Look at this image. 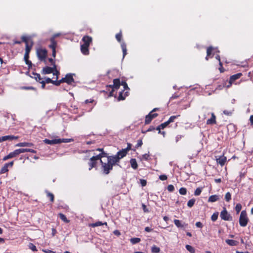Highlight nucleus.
Instances as JSON below:
<instances>
[{
	"label": "nucleus",
	"instance_id": "1",
	"mask_svg": "<svg viewBox=\"0 0 253 253\" xmlns=\"http://www.w3.org/2000/svg\"><path fill=\"white\" fill-rule=\"evenodd\" d=\"M249 221V218L247 217V212L245 211H242L241 212L239 218V224L242 227L247 226Z\"/></svg>",
	"mask_w": 253,
	"mask_h": 253
},
{
	"label": "nucleus",
	"instance_id": "2",
	"mask_svg": "<svg viewBox=\"0 0 253 253\" xmlns=\"http://www.w3.org/2000/svg\"><path fill=\"white\" fill-rule=\"evenodd\" d=\"M101 164L102 166V169L103 173L105 174H108L110 173V170L113 169V166L111 164L108 163L107 161V163H103L102 160H101Z\"/></svg>",
	"mask_w": 253,
	"mask_h": 253
},
{
	"label": "nucleus",
	"instance_id": "3",
	"mask_svg": "<svg viewBox=\"0 0 253 253\" xmlns=\"http://www.w3.org/2000/svg\"><path fill=\"white\" fill-rule=\"evenodd\" d=\"M220 216L222 219L225 221H231L232 220V216L225 208H223V210L220 212Z\"/></svg>",
	"mask_w": 253,
	"mask_h": 253
},
{
	"label": "nucleus",
	"instance_id": "4",
	"mask_svg": "<svg viewBox=\"0 0 253 253\" xmlns=\"http://www.w3.org/2000/svg\"><path fill=\"white\" fill-rule=\"evenodd\" d=\"M30 40V37H27V36H22V40L23 42H25L26 43V48H25V52L29 53L30 52V50L31 49V48L32 47V45L33 44V42H31V44L30 45L28 44V42Z\"/></svg>",
	"mask_w": 253,
	"mask_h": 253
},
{
	"label": "nucleus",
	"instance_id": "5",
	"mask_svg": "<svg viewBox=\"0 0 253 253\" xmlns=\"http://www.w3.org/2000/svg\"><path fill=\"white\" fill-rule=\"evenodd\" d=\"M99 156H95L92 157L90 160L88 165L89 166V170H91L93 168L95 167L96 165V161L99 160Z\"/></svg>",
	"mask_w": 253,
	"mask_h": 253
},
{
	"label": "nucleus",
	"instance_id": "6",
	"mask_svg": "<svg viewBox=\"0 0 253 253\" xmlns=\"http://www.w3.org/2000/svg\"><path fill=\"white\" fill-rule=\"evenodd\" d=\"M107 161L108 163L111 164L113 166L117 163H119L120 161L119 158L117 157L116 155L113 156H109L107 157Z\"/></svg>",
	"mask_w": 253,
	"mask_h": 253
},
{
	"label": "nucleus",
	"instance_id": "7",
	"mask_svg": "<svg viewBox=\"0 0 253 253\" xmlns=\"http://www.w3.org/2000/svg\"><path fill=\"white\" fill-rule=\"evenodd\" d=\"M158 116L157 113H153L150 112L148 115L146 116L145 123V124H149L151 123L152 120Z\"/></svg>",
	"mask_w": 253,
	"mask_h": 253
},
{
	"label": "nucleus",
	"instance_id": "8",
	"mask_svg": "<svg viewBox=\"0 0 253 253\" xmlns=\"http://www.w3.org/2000/svg\"><path fill=\"white\" fill-rule=\"evenodd\" d=\"M37 55L40 60H43L46 55L47 51L45 49H39L37 50Z\"/></svg>",
	"mask_w": 253,
	"mask_h": 253
},
{
	"label": "nucleus",
	"instance_id": "9",
	"mask_svg": "<svg viewBox=\"0 0 253 253\" xmlns=\"http://www.w3.org/2000/svg\"><path fill=\"white\" fill-rule=\"evenodd\" d=\"M13 165V162H10L8 163H5L4 166L1 168L0 170V173H4L8 171V168L9 167L11 168Z\"/></svg>",
	"mask_w": 253,
	"mask_h": 253
},
{
	"label": "nucleus",
	"instance_id": "10",
	"mask_svg": "<svg viewBox=\"0 0 253 253\" xmlns=\"http://www.w3.org/2000/svg\"><path fill=\"white\" fill-rule=\"evenodd\" d=\"M56 69V65L54 64V66L52 67L46 66L42 69V74H48L52 73Z\"/></svg>",
	"mask_w": 253,
	"mask_h": 253
},
{
	"label": "nucleus",
	"instance_id": "11",
	"mask_svg": "<svg viewBox=\"0 0 253 253\" xmlns=\"http://www.w3.org/2000/svg\"><path fill=\"white\" fill-rule=\"evenodd\" d=\"M64 83H66L68 84H71L72 83L74 82V79L73 75L71 74H68L66 75L65 78H63Z\"/></svg>",
	"mask_w": 253,
	"mask_h": 253
},
{
	"label": "nucleus",
	"instance_id": "12",
	"mask_svg": "<svg viewBox=\"0 0 253 253\" xmlns=\"http://www.w3.org/2000/svg\"><path fill=\"white\" fill-rule=\"evenodd\" d=\"M18 155H19V154H18L17 149H16V150H14L13 152L10 153L8 155L4 156L2 160L6 161L9 159H11L13 157H15Z\"/></svg>",
	"mask_w": 253,
	"mask_h": 253
},
{
	"label": "nucleus",
	"instance_id": "13",
	"mask_svg": "<svg viewBox=\"0 0 253 253\" xmlns=\"http://www.w3.org/2000/svg\"><path fill=\"white\" fill-rule=\"evenodd\" d=\"M82 41L84 42L83 44L89 46L90 43L92 42V38L88 36H85L83 38Z\"/></svg>",
	"mask_w": 253,
	"mask_h": 253
},
{
	"label": "nucleus",
	"instance_id": "14",
	"mask_svg": "<svg viewBox=\"0 0 253 253\" xmlns=\"http://www.w3.org/2000/svg\"><path fill=\"white\" fill-rule=\"evenodd\" d=\"M174 223L178 228H185L188 226L187 224L185 223H182L181 221L178 219H174Z\"/></svg>",
	"mask_w": 253,
	"mask_h": 253
},
{
	"label": "nucleus",
	"instance_id": "15",
	"mask_svg": "<svg viewBox=\"0 0 253 253\" xmlns=\"http://www.w3.org/2000/svg\"><path fill=\"white\" fill-rule=\"evenodd\" d=\"M88 47L89 46H87V45H84L83 44H81V50L82 53L85 55H87L89 54V50H88Z\"/></svg>",
	"mask_w": 253,
	"mask_h": 253
},
{
	"label": "nucleus",
	"instance_id": "16",
	"mask_svg": "<svg viewBox=\"0 0 253 253\" xmlns=\"http://www.w3.org/2000/svg\"><path fill=\"white\" fill-rule=\"evenodd\" d=\"M17 151H18L19 154H20L21 153L27 152H31L32 153H37V151L36 150L32 149L20 148V149H17Z\"/></svg>",
	"mask_w": 253,
	"mask_h": 253
},
{
	"label": "nucleus",
	"instance_id": "17",
	"mask_svg": "<svg viewBox=\"0 0 253 253\" xmlns=\"http://www.w3.org/2000/svg\"><path fill=\"white\" fill-rule=\"evenodd\" d=\"M127 152L125 150V149H122V150L119 151L117 152L116 156L118 158H119V160H120L121 159L124 158L127 154Z\"/></svg>",
	"mask_w": 253,
	"mask_h": 253
},
{
	"label": "nucleus",
	"instance_id": "18",
	"mask_svg": "<svg viewBox=\"0 0 253 253\" xmlns=\"http://www.w3.org/2000/svg\"><path fill=\"white\" fill-rule=\"evenodd\" d=\"M127 152L125 150V149H122V150L119 151L117 152L116 156L118 158H119V160H120L121 159L124 158L127 154Z\"/></svg>",
	"mask_w": 253,
	"mask_h": 253
},
{
	"label": "nucleus",
	"instance_id": "19",
	"mask_svg": "<svg viewBox=\"0 0 253 253\" xmlns=\"http://www.w3.org/2000/svg\"><path fill=\"white\" fill-rule=\"evenodd\" d=\"M216 162L221 166H223L226 162V157L223 155L220 156L218 158L216 159Z\"/></svg>",
	"mask_w": 253,
	"mask_h": 253
},
{
	"label": "nucleus",
	"instance_id": "20",
	"mask_svg": "<svg viewBox=\"0 0 253 253\" xmlns=\"http://www.w3.org/2000/svg\"><path fill=\"white\" fill-rule=\"evenodd\" d=\"M17 138L18 136H15L12 135L1 136V140L2 141H5L6 140H12L13 139H16Z\"/></svg>",
	"mask_w": 253,
	"mask_h": 253
},
{
	"label": "nucleus",
	"instance_id": "21",
	"mask_svg": "<svg viewBox=\"0 0 253 253\" xmlns=\"http://www.w3.org/2000/svg\"><path fill=\"white\" fill-rule=\"evenodd\" d=\"M216 117L214 114L212 113H211V117L208 119L207 121V125H213L216 123V120H215Z\"/></svg>",
	"mask_w": 253,
	"mask_h": 253
},
{
	"label": "nucleus",
	"instance_id": "22",
	"mask_svg": "<svg viewBox=\"0 0 253 253\" xmlns=\"http://www.w3.org/2000/svg\"><path fill=\"white\" fill-rule=\"evenodd\" d=\"M242 75V73H238V74H236L231 76L230 78V81H229L230 83L232 84L234 81H235L236 80L240 78Z\"/></svg>",
	"mask_w": 253,
	"mask_h": 253
},
{
	"label": "nucleus",
	"instance_id": "23",
	"mask_svg": "<svg viewBox=\"0 0 253 253\" xmlns=\"http://www.w3.org/2000/svg\"><path fill=\"white\" fill-rule=\"evenodd\" d=\"M120 81L119 79H115L113 80V84H112V86H113V88L117 89L120 87Z\"/></svg>",
	"mask_w": 253,
	"mask_h": 253
},
{
	"label": "nucleus",
	"instance_id": "24",
	"mask_svg": "<svg viewBox=\"0 0 253 253\" xmlns=\"http://www.w3.org/2000/svg\"><path fill=\"white\" fill-rule=\"evenodd\" d=\"M216 50V52H219V51L217 50L216 48H213L212 46H210L207 48V56L206 57V59L207 60H208V57L210 56L211 55V52H212V50Z\"/></svg>",
	"mask_w": 253,
	"mask_h": 253
},
{
	"label": "nucleus",
	"instance_id": "25",
	"mask_svg": "<svg viewBox=\"0 0 253 253\" xmlns=\"http://www.w3.org/2000/svg\"><path fill=\"white\" fill-rule=\"evenodd\" d=\"M219 199V196L213 195L210 196L208 199L209 202H215Z\"/></svg>",
	"mask_w": 253,
	"mask_h": 253
},
{
	"label": "nucleus",
	"instance_id": "26",
	"mask_svg": "<svg viewBox=\"0 0 253 253\" xmlns=\"http://www.w3.org/2000/svg\"><path fill=\"white\" fill-rule=\"evenodd\" d=\"M18 147H32L34 146L32 143L29 142H20L16 145Z\"/></svg>",
	"mask_w": 253,
	"mask_h": 253
},
{
	"label": "nucleus",
	"instance_id": "27",
	"mask_svg": "<svg viewBox=\"0 0 253 253\" xmlns=\"http://www.w3.org/2000/svg\"><path fill=\"white\" fill-rule=\"evenodd\" d=\"M225 242L231 246H237L238 244V242L235 240H231V239H227L225 240Z\"/></svg>",
	"mask_w": 253,
	"mask_h": 253
},
{
	"label": "nucleus",
	"instance_id": "28",
	"mask_svg": "<svg viewBox=\"0 0 253 253\" xmlns=\"http://www.w3.org/2000/svg\"><path fill=\"white\" fill-rule=\"evenodd\" d=\"M58 139H54L52 140H49L47 139H45L43 141L45 143L50 145L55 144H58L57 143Z\"/></svg>",
	"mask_w": 253,
	"mask_h": 253
},
{
	"label": "nucleus",
	"instance_id": "29",
	"mask_svg": "<svg viewBox=\"0 0 253 253\" xmlns=\"http://www.w3.org/2000/svg\"><path fill=\"white\" fill-rule=\"evenodd\" d=\"M130 164L131 165V167L134 169H137L138 165L136 162V160L135 159H131L130 160Z\"/></svg>",
	"mask_w": 253,
	"mask_h": 253
},
{
	"label": "nucleus",
	"instance_id": "30",
	"mask_svg": "<svg viewBox=\"0 0 253 253\" xmlns=\"http://www.w3.org/2000/svg\"><path fill=\"white\" fill-rule=\"evenodd\" d=\"M107 225V222H105L103 223L101 221H97V222H96L95 223L90 224L89 226L92 227H95L101 226V225Z\"/></svg>",
	"mask_w": 253,
	"mask_h": 253
},
{
	"label": "nucleus",
	"instance_id": "31",
	"mask_svg": "<svg viewBox=\"0 0 253 253\" xmlns=\"http://www.w3.org/2000/svg\"><path fill=\"white\" fill-rule=\"evenodd\" d=\"M51 44L49 45V47L52 49V50L56 49V42L54 40V38H52L50 39Z\"/></svg>",
	"mask_w": 253,
	"mask_h": 253
},
{
	"label": "nucleus",
	"instance_id": "32",
	"mask_svg": "<svg viewBox=\"0 0 253 253\" xmlns=\"http://www.w3.org/2000/svg\"><path fill=\"white\" fill-rule=\"evenodd\" d=\"M73 141V139H68V138H62V139H58L57 143H68Z\"/></svg>",
	"mask_w": 253,
	"mask_h": 253
},
{
	"label": "nucleus",
	"instance_id": "33",
	"mask_svg": "<svg viewBox=\"0 0 253 253\" xmlns=\"http://www.w3.org/2000/svg\"><path fill=\"white\" fill-rule=\"evenodd\" d=\"M59 217L64 222H65L66 223H69V220L67 218V217H66V216L64 214H63L62 213H59Z\"/></svg>",
	"mask_w": 253,
	"mask_h": 253
},
{
	"label": "nucleus",
	"instance_id": "34",
	"mask_svg": "<svg viewBox=\"0 0 253 253\" xmlns=\"http://www.w3.org/2000/svg\"><path fill=\"white\" fill-rule=\"evenodd\" d=\"M151 252L152 253H159L160 252V248L155 245H153L151 248Z\"/></svg>",
	"mask_w": 253,
	"mask_h": 253
},
{
	"label": "nucleus",
	"instance_id": "35",
	"mask_svg": "<svg viewBox=\"0 0 253 253\" xmlns=\"http://www.w3.org/2000/svg\"><path fill=\"white\" fill-rule=\"evenodd\" d=\"M141 240L139 238H131L130 241L131 244H135L140 242Z\"/></svg>",
	"mask_w": 253,
	"mask_h": 253
},
{
	"label": "nucleus",
	"instance_id": "36",
	"mask_svg": "<svg viewBox=\"0 0 253 253\" xmlns=\"http://www.w3.org/2000/svg\"><path fill=\"white\" fill-rule=\"evenodd\" d=\"M186 249L191 253H195V249L190 245H187L185 246Z\"/></svg>",
	"mask_w": 253,
	"mask_h": 253
},
{
	"label": "nucleus",
	"instance_id": "37",
	"mask_svg": "<svg viewBox=\"0 0 253 253\" xmlns=\"http://www.w3.org/2000/svg\"><path fill=\"white\" fill-rule=\"evenodd\" d=\"M195 202V199H191L189 200L187 203V206L189 208H191L193 206Z\"/></svg>",
	"mask_w": 253,
	"mask_h": 253
},
{
	"label": "nucleus",
	"instance_id": "38",
	"mask_svg": "<svg viewBox=\"0 0 253 253\" xmlns=\"http://www.w3.org/2000/svg\"><path fill=\"white\" fill-rule=\"evenodd\" d=\"M33 75H34V78L37 81L40 82L42 81V79L39 74L33 73Z\"/></svg>",
	"mask_w": 253,
	"mask_h": 253
},
{
	"label": "nucleus",
	"instance_id": "39",
	"mask_svg": "<svg viewBox=\"0 0 253 253\" xmlns=\"http://www.w3.org/2000/svg\"><path fill=\"white\" fill-rule=\"evenodd\" d=\"M62 83H64V79L63 78H62L61 80H58V81L56 79L53 82V84H54L56 86H59Z\"/></svg>",
	"mask_w": 253,
	"mask_h": 253
},
{
	"label": "nucleus",
	"instance_id": "40",
	"mask_svg": "<svg viewBox=\"0 0 253 253\" xmlns=\"http://www.w3.org/2000/svg\"><path fill=\"white\" fill-rule=\"evenodd\" d=\"M218 216V213L217 212H214L211 216V219L212 221H215Z\"/></svg>",
	"mask_w": 253,
	"mask_h": 253
},
{
	"label": "nucleus",
	"instance_id": "41",
	"mask_svg": "<svg viewBox=\"0 0 253 253\" xmlns=\"http://www.w3.org/2000/svg\"><path fill=\"white\" fill-rule=\"evenodd\" d=\"M179 193L182 195H185L187 193V189L184 187H181L179 190Z\"/></svg>",
	"mask_w": 253,
	"mask_h": 253
},
{
	"label": "nucleus",
	"instance_id": "42",
	"mask_svg": "<svg viewBox=\"0 0 253 253\" xmlns=\"http://www.w3.org/2000/svg\"><path fill=\"white\" fill-rule=\"evenodd\" d=\"M179 116V115L172 116L170 117L169 119L167 121L168 122V123L170 124V123L174 122V120Z\"/></svg>",
	"mask_w": 253,
	"mask_h": 253
},
{
	"label": "nucleus",
	"instance_id": "43",
	"mask_svg": "<svg viewBox=\"0 0 253 253\" xmlns=\"http://www.w3.org/2000/svg\"><path fill=\"white\" fill-rule=\"evenodd\" d=\"M202 189V188H200V187L197 188L195 190V191L194 192V195L195 196H199V195H200L201 194V193Z\"/></svg>",
	"mask_w": 253,
	"mask_h": 253
},
{
	"label": "nucleus",
	"instance_id": "44",
	"mask_svg": "<svg viewBox=\"0 0 253 253\" xmlns=\"http://www.w3.org/2000/svg\"><path fill=\"white\" fill-rule=\"evenodd\" d=\"M225 199L227 202H229L231 199V195L230 192L226 193L225 196Z\"/></svg>",
	"mask_w": 253,
	"mask_h": 253
},
{
	"label": "nucleus",
	"instance_id": "45",
	"mask_svg": "<svg viewBox=\"0 0 253 253\" xmlns=\"http://www.w3.org/2000/svg\"><path fill=\"white\" fill-rule=\"evenodd\" d=\"M29 248L33 251H37V248L32 243H30L29 245Z\"/></svg>",
	"mask_w": 253,
	"mask_h": 253
},
{
	"label": "nucleus",
	"instance_id": "46",
	"mask_svg": "<svg viewBox=\"0 0 253 253\" xmlns=\"http://www.w3.org/2000/svg\"><path fill=\"white\" fill-rule=\"evenodd\" d=\"M234 110L232 109V110H224L223 113L224 114L227 115V116H231Z\"/></svg>",
	"mask_w": 253,
	"mask_h": 253
},
{
	"label": "nucleus",
	"instance_id": "47",
	"mask_svg": "<svg viewBox=\"0 0 253 253\" xmlns=\"http://www.w3.org/2000/svg\"><path fill=\"white\" fill-rule=\"evenodd\" d=\"M242 209V206L240 204H237L235 207V210L237 213H239Z\"/></svg>",
	"mask_w": 253,
	"mask_h": 253
},
{
	"label": "nucleus",
	"instance_id": "48",
	"mask_svg": "<svg viewBox=\"0 0 253 253\" xmlns=\"http://www.w3.org/2000/svg\"><path fill=\"white\" fill-rule=\"evenodd\" d=\"M97 156H99L100 158H99V160L101 161V158L102 157H107V153H105L104 152H102L101 153L97 155Z\"/></svg>",
	"mask_w": 253,
	"mask_h": 253
},
{
	"label": "nucleus",
	"instance_id": "49",
	"mask_svg": "<svg viewBox=\"0 0 253 253\" xmlns=\"http://www.w3.org/2000/svg\"><path fill=\"white\" fill-rule=\"evenodd\" d=\"M167 189L169 192H172L174 191V187L173 185L170 184V185H169L168 186Z\"/></svg>",
	"mask_w": 253,
	"mask_h": 253
},
{
	"label": "nucleus",
	"instance_id": "50",
	"mask_svg": "<svg viewBox=\"0 0 253 253\" xmlns=\"http://www.w3.org/2000/svg\"><path fill=\"white\" fill-rule=\"evenodd\" d=\"M52 73H53V75H54V76H56V77L55 78V79L57 80L58 77V75L60 74V73L56 69V68L55 69H54V71H53V72H52Z\"/></svg>",
	"mask_w": 253,
	"mask_h": 253
},
{
	"label": "nucleus",
	"instance_id": "51",
	"mask_svg": "<svg viewBox=\"0 0 253 253\" xmlns=\"http://www.w3.org/2000/svg\"><path fill=\"white\" fill-rule=\"evenodd\" d=\"M116 38L117 40V41L119 42H121V39H122V33L121 32H120L119 33L117 34L116 35Z\"/></svg>",
	"mask_w": 253,
	"mask_h": 253
},
{
	"label": "nucleus",
	"instance_id": "52",
	"mask_svg": "<svg viewBox=\"0 0 253 253\" xmlns=\"http://www.w3.org/2000/svg\"><path fill=\"white\" fill-rule=\"evenodd\" d=\"M169 124L168 123V122H165V123L162 124L160 125V126L161 127L162 129L165 128L167 126H168Z\"/></svg>",
	"mask_w": 253,
	"mask_h": 253
},
{
	"label": "nucleus",
	"instance_id": "53",
	"mask_svg": "<svg viewBox=\"0 0 253 253\" xmlns=\"http://www.w3.org/2000/svg\"><path fill=\"white\" fill-rule=\"evenodd\" d=\"M44 81L47 84L51 83L52 84H53V82H54L53 80H51L50 78H45Z\"/></svg>",
	"mask_w": 253,
	"mask_h": 253
},
{
	"label": "nucleus",
	"instance_id": "54",
	"mask_svg": "<svg viewBox=\"0 0 253 253\" xmlns=\"http://www.w3.org/2000/svg\"><path fill=\"white\" fill-rule=\"evenodd\" d=\"M47 196L49 197L50 199V201L53 202L54 201V195L53 194L48 192L47 193Z\"/></svg>",
	"mask_w": 253,
	"mask_h": 253
},
{
	"label": "nucleus",
	"instance_id": "55",
	"mask_svg": "<svg viewBox=\"0 0 253 253\" xmlns=\"http://www.w3.org/2000/svg\"><path fill=\"white\" fill-rule=\"evenodd\" d=\"M168 178L166 175L163 174L159 176V179L161 180H166Z\"/></svg>",
	"mask_w": 253,
	"mask_h": 253
},
{
	"label": "nucleus",
	"instance_id": "56",
	"mask_svg": "<svg viewBox=\"0 0 253 253\" xmlns=\"http://www.w3.org/2000/svg\"><path fill=\"white\" fill-rule=\"evenodd\" d=\"M125 98V96H123V92H120L119 93V95L118 97V100H124Z\"/></svg>",
	"mask_w": 253,
	"mask_h": 253
},
{
	"label": "nucleus",
	"instance_id": "57",
	"mask_svg": "<svg viewBox=\"0 0 253 253\" xmlns=\"http://www.w3.org/2000/svg\"><path fill=\"white\" fill-rule=\"evenodd\" d=\"M150 156L148 154H145L142 155L143 159L145 160H148L149 159Z\"/></svg>",
	"mask_w": 253,
	"mask_h": 253
},
{
	"label": "nucleus",
	"instance_id": "58",
	"mask_svg": "<svg viewBox=\"0 0 253 253\" xmlns=\"http://www.w3.org/2000/svg\"><path fill=\"white\" fill-rule=\"evenodd\" d=\"M42 251L45 253H56L55 252L48 249H42Z\"/></svg>",
	"mask_w": 253,
	"mask_h": 253
},
{
	"label": "nucleus",
	"instance_id": "59",
	"mask_svg": "<svg viewBox=\"0 0 253 253\" xmlns=\"http://www.w3.org/2000/svg\"><path fill=\"white\" fill-rule=\"evenodd\" d=\"M143 143H142V140L141 139H139L137 141V143L136 144V147H141Z\"/></svg>",
	"mask_w": 253,
	"mask_h": 253
},
{
	"label": "nucleus",
	"instance_id": "60",
	"mask_svg": "<svg viewBox=\"0 0 253 253\" xmlns=\"http://www.w3.org/2000/svg\"><path fill=\"white\" fill-rule=\"evenodd\" d=\"M122 85H123L124 88L125 89H129V88H128V87L127 86V84H126V82H122Z\"/></svg>",
	"mask_w": 253,
	"mask_h": 253
},
{
	"label": "nucleus",
	"instance_id": "61",
	"mask_svg": "<svg viewBox=\"0 0 253 253\" xmlns=\"http://www.w3.org/2000/svg\"><path fill=\"white\" fill-rule=\"evenodd\" d=\"M195 225L197 227H198V228H202V227H203L202 223L200 221L197 222L195 224Z\"/></svg>",
	"mask_w": 253,
	"mask_h": 253
},
{
	"label": "nucleus",
	"instance_id": "62",
	"mask_svg": "<svg viewBox=\"0 0 253 253\" xmlns=\"http://www.w3.org/2000/svg\"><path fill=\"white\" fill-rule=\"evenodd\" d=\"M39 83H40L42 84V89H44L45 87V84H46L45 82L44 81H41Z\"/></svg>",
	"mask_w": 253,
	"mask_h": 253
},
{
	"label": "nucleus",
	"instance_id": "63",
	"mask_svg": "<svg viewBox=\"0 0 253 253\" xmlns=\"http://www.w3.org/2000/svg\"><path fill=\"white\" fill-rule=\"evenodd\" d=\"M182 137H183L182 135H177L175 137L176 142H177L181 138H182Z\"/></svg>",
	"mask_w": 253,
	"mask_h": 253
},
{
	"label": "nucleus",
	"instance_id": "64",
	"mask_svg": "<svg viewBox=\"0 0 253 253\" xmlns=\"http://www.w3.org/2000/svg\"><path fill=\"white\" fill-rule=\"evenodd\" d=\"M113 233L114 234V235H117L118 236L121 235L120 232L118 230H114Z\"/></svg>",
	"mask_w": 253,
	"mask_h": 253
}]
</instances>
